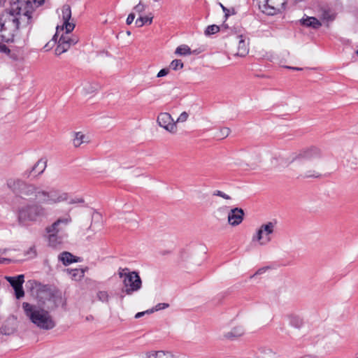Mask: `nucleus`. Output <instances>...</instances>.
I'll return each mask as SVG.
<instances>
[{
	"instance_id": "obj_49",
	"label": "nucleus",
	"mask_w": 358,
	"mask_h": 358,
	"mask_svg": "<svg viewBox=\"0 0 358 358\" xmlns=\"http://www.w3.org/2000/svg\"><path fill=\"white\" fill-rule=\"evenodd\" d=\"M265 271V268H261L259 269H258L255 273L251 276V278H253L255 277V275H260V274H262Z\"/></svg>"
},
{
	"instance_id": "obj_60",
	"label": "nucleus",
	"mask_w": 358,
	"mask_h": 358,
	"mask_svg": "<svg viewBox=\"0 0 358 358\" xmlns=\"http://www.w3.org/2000/svg\"><path fill=\"white\" fill-rule=\"evenodd\" d=\"M356 54L358 55V50H356Z\"/></svg>"
},
{
	"instance_id": "obj_45",
	"label": "nucleus",
	"mask_w": 358,
	"mask_h": 358,
	"mask_svg": "<svg viewBox=\"0 0 358 358\" xmlns=\"http://www.w3.org/2000/svg\"><path fill=\"white\" fill-rule=\"evenodd\" d=\"M128 272H130L129 271V268H120L118 271V275L120 278L125 279V276L128 274Z\"/></svg>"
},
{
	"instance_id": "obj_56",
	"label": "nucleus",
	"mask_w": 358,
	"mask_h": 358,
	"mask_svg": "<svg viewBox=\"0 0 358 358\" xmlns=\"http://www.w3.org/2000/svg\"><path fill=\"white\" fill-rule=\"evenodd\" d=\"M155 311V308H151V309H149V310H146L145 312H146V313H148H148H154Z\"/></svg>"
},
{
	"instance_id": "obj_24",
	"label": "nucleus",
	"mask_w": 358,
	"mask_h": 358,
	"mask_svg": "<svg viewBox=\"0 0 358 358\" xmlns=\"http://www.w3.org/2000/svg\"><path fill=\"white\" fill-rule=\"evenodd\" d=\"M35 196L39 200L40 202L45 204H49L50 193L45 190H40L36 187V192H34Z\"/></svg>"
},
{
	"instance_id": "obj_53",
	"label": "nucleus",
	"mask_w": 358,
	"mask_h": 358,
	"mask_svg": "<svg viewBox=\"0 0 358 358\" xmlns=\"http://www.w3.org/2000/svg\"><path fill=\"white\" fill-rule=\"evenodd\" d=\"M59 29H60V28H59V26H57V32H56V34L54 35V36H53V38H52V40H54V41H57V33H58V31H59Z\"/></svg>"
},
{
	"instance_id": "obj_25",
	"label": "nucleus",
	"mask_w": 358,
	"mask_h": 358,
	"mask_svg": "<svg viewBox=\"0 0 358 358\" xmlns=\"http://www.w3.org/2000/svg\"><path fill=\"white\" fill-rule=\"evenodd\" d=\"M48 243L49 245L52 248H57L62 243V238L58 236V233H48Z\"/></svg>"
},
{
	"instance_id": "obj_52",
	"label": "nucleus",
	"mask_w": 358,
	"mask_h": 358,
	"mask_svg": "<svg viewBox=\"0 0 358 358\" xmlns=\"http://www.w3.org/2000/svg\"><path fill=\"white\" fill-rule=\"evenodd\" d=\"M287 69H292L294 71H301L303 69L299 67H292V66H286Z\"/></svg>"
},
{
	"instance_id": "obj_51",
	"label": "nucleus",
	"mask_w": 358,
	"mask_h": 358,
	"mask_svg": "<svg viewBox=\"0 0 358 358\" xmlns=\"http://www.w3.org/2000/svg\"><path fill=\"white\" fill-rule=\"evenodd\" d=\"M145 314H146V312H139V313L136 314L135 318H140L141 317H142Z\"/></svg>"
},
{
	"instance_id": "obj_21",
	"label": "nucleus",
	"mask_w": 358,
	"mask_h": 358,
	"mask_svg": "<svg viewBox=\"0 0 358 358\" xmlns=\"http://www.w3.org/2000/svg\"><path fill=\"white\" fill-rule=\"evenodd\" d=\"M58 259L65 266L72 263L80 262V258L73 255L69 252H62L58 257Z\"/></svg>"
},
{
	"instance_id": "obj_3",
	"label": "nucleus",
	"mask_w": 358,
	"mask_h": 358,
	"mask_svg": "<svg viewBox=\"0 0 358 358\" xmlns=\"http://www.w3.org/2000/svg\"><path fill=\"white\" fill-rule=\"evenodd\" d=\"M19 29L18 20L11 8L0 15V37L3 42H13Z\"/></svg>"
},
{
	"instance_id": "obj_15",
	"label": "nucleus",
	"mask_w": 358,
	"mask_h": 358,
	"mask_svg": "<svg viewBox=\"0 0 358 358\" xmlns=\"http://www.w3.org/2000/svg\"><path fill=\"white\" fill-rule=\"evenodd\" d=\"M244 210L241 208L231 209L228 214V222L231 226H237L243 220Z\"/></svg>"
},
{
	"instance_id": "obj_48",
	"label": "nucleus",
	"mask_w": 358,
	"mask_h": 358,
	"mask_svg": "<svg viewBox=\"0 0 358 358\" xmlns=\"http://www.w3.org/2000/svg\"><path fill=\"white\" fill-rule=\"evenodd\" d=\"M134 18H135V14L133 13H131L127 18V20H126L127 24H131L133 22V21L134 20Z\"/></svg>"
},
{
	"instance_id": "obj_17",
	"label": "nucleus",
	"mask_w": 358,
	"mask_h": 358,
	"mask_svg": "<svg viewBox=\"0 0 358 358\" xmlns=\"http://www.w3.org/2000/svg\"><path fill=\"white\" fill-rule=\"evenodd\" d=\"M71 222V218L68 216L66 217L59 218L53 224L46 228L48 233H59L63 230L64 227H66Z\"/></svg>"
},
{
	"instance_id": "obj_47",
	"label": "nucleus",
	"mask_w": 358,
	"mask_h": 358,
	"mask_svg": "<svg viewBox=\"0 0 358 358\" xmlns=\"http://www.w3.org/2000/svg\"><path fill=\"white\" fill-rule=\"evenodd\" d=\"M169 69H162L158 72L157 77V78L164 77V76H166L169 73Z\"/></svg>"
},
{
	"instance_id": "obj_32",
	"label": "nucleus",
	"mask_w": 358,
	"mask_h": 358,
	"mask_svg": "<svg viewBox=\"0 0 358 358\" xmlns=\"http://www.w3.org/2000/svg\"><path fill=\"white\" fill-rule=\"evenodd\" d=\"M191 53L189 47L187 45H181L178 46L175 51V54L181 56L188 55Z\"/></svg>"
},
{
	"instance_id": "obj_42",
	"label": "nucleus",
	"mask_w": 358,
	"mask_h": 358,
	"mask_svg": "<svg viewBox=\"0 0 358 358\" xmlns=\"http://www.w3.org/2000/svg\"><path fill=\"white\" fill-rule=\"evenodd\" d=\"M188 113L186 112H182L179 117H178L177 120L175 122L176 123L178 122H185L188 118Z\"/></svg>"
},
{
	"instance_id": "obj_10",
	"label": "nucleus",
	"mask_w": 358,
	"mask_h": 358,
	"mask_svg": "<svg viewBox=\"0 0 358 358\" xmlns=\"http://www.w3.org/2000/svg\"><path fill=\"white\" fill-rule=\"evenodd\" d=\"M78 38L76 36H70L66 32L61 36L58 41V45L55 49L57 55H61L67 51L69 48L78 43Z\"/></svg>"
},
{
	"instance_id": "obj_55",
	"label": "nucleus",
	"mask_w": 358,
	"mask_h": 358,
	"mask_svg": "<svg viewBox=\"0 0 358 358\" xmlns=\"http://www.w3.org/2000/svg\"><path fill=\"white\" fill-rule=\"evenodd\" d=\"M10 260L6 258H0V262H9Z\"/></svg>"
},
{
	"instance_id": "obj_8",
	"label": "nucleus",
	"mask_w": 358,
	"mask_h": 358,
	"mask_svg": "<svg viewBox=\"0 0 358 358\" xmlns=\"http://www.w3.org/2000/svg\"><path fill=\"white\" fill-rule=\"evenodd\" d=\"M286 3V0H264V3L260 8L264 13L274 15L285 10Z\"/></svg>"
},
{
	"instance_id": "obj_37",
	"label": "nucleus",
	"mask_w": 358,
	"mask_h": 358,
	"mask_svg": "<svg viewBox=\"0 0 358 358\" xmlns=\"http://www.w3.org/2000/svg\"><path fill=\"white\" fill-rule=\"evenodd\" d=\"M220 6L224 13V17L227 18L231 15H235L236 13V10L234 8H227L225 6H224L222 3H220Z\"/></svg>"
},
{
	"instance_id": "obj_2",
	"label": "nucleus",
	"mask_w": 358,
	"mask_h": 358,
	"mask_svg": "<svg viewBox=\"0 0 358 358\" xmlns=\"http://www.w3.org/2000/svg\"><path fill=\"white\" fill-rule=\"evenodd\" d=\"M45 0H17L11 6V10L15 13L20 26L26 27L31 22V14L36 8L39 7Z\"/></svg>"
},
{
	"instance_id": "obj_31",
	"label": "nucleus",
	"mask_w": 358,
	"mask_h": 358,
	"mask_svg": "<svg viewBox=\"0 0 358 358\" xmlns=\"http://www.w3.org/2000/svg\"><path fill=\"white\" fill-rule=\"evenodd\" d=\"M152 19H153L152 16H151V17H148V16L142 17V16H141L138 18H137V20L135 22V24H136V27H143L144 24H145L147 23L150 24L152 22Z\"/></svg>"
},
{
	"instance_id": "obj_54",
	"label": "nucleus",
	"mask_w": 358,
	"mask_h": 358,
	"mask_svg": "<svg viewBox=\"0 0 358 358\" xmlns=\"http://www.w3.org/2000/svg\"><path fill=\"white\" fill-rule=\"evenodd\" d=\"M85 90L86 91L85 92L88 94V93H91V92H94V90H96V87H92V90H87L85 88Z\"/></svg>"
},
{
	"instance_id": "obj_38",
	"label": "nucleus",
	"mask_w": 358,
	"mask_h": 358,
	"mask_svg": "<svg viewBox=\"0 0 358 358\" xmlns=\"http://www.w3.org/2000/svg\"><path fill=\"white\" fill-rule=\"evenodd\" d=\"M96 296L98 299L102 302H108V294L106 291H99L96 294Z\"/></svg>"
},
{
	"instance_id": "obj_58",
	"label": "nucleus",
	"mask_w": 358,
	"mask_h": 358,
	"mask_svg": "<svg viewBox=\"0 0 358 358\" xmlns=\"http://www.w3.org/2000/svg\"><path fill=\"white\" fill-rule=\"evenodd\" d=\"M6 1V0H0V5Z\"/></svg>"
},
{
	"instance_id": "obj_12",
	"label": "nucleus",
	"mask_w": 358,
	"mask_h": 358,
	"mask_svg": "<svg viewBox=\"0 0 358 358\" xmlns=\"http://www.w3.org/2000/svg\"><path fill=\"white\" fill-rule=\"evenodd\" d=\"M6 279L13 288L16 299H20L22 298L24 296V291L22 287L24 282V275L20 274L13 277L8 276L6 277Z\"/></svg>"
},
{
	"instance_id": "obj_1",
	"label": "nucleus",
	"mask_w": 358,
	"mask_h": 358,
	"mask_svg": "<svg viewBox=\"0 0 358 358\" xmlns=\"http://www.w3.org/2000/svg\"><path fill=\"white\" fill-rule=\"evenodd\" d=\"M22 308L31 322L40 329L50 330L55 327V322L49 312L43 308L23 302Z\"/></svg>"
},
{
	"instance_id": "obj_26",
	"label": "nucleus",
	"mask_w": 358,
	"mask_h": 358,
	"mask_svg": "<svg viewBox=\"0 0 358 358\" xmlns=\"http://www.w3.org/2000/svg\"><path fill=\"white\" fill-rule=\"evenodd\" d=\"M87 270L86 267L85 269L83 268H74V269H68V272L71 275V278L75 280H79L84 277L85 271Z\"/></svg>"
},
{
	"instance_id": "obj_27",
	"label": "nucleus",
	"mask_w": 358,
	"mask_h": 358,
	"mask_svg": "<svg viewBox=\"0 0 358 358\" xmlns=\"http://www.w3.org/2000/svg\"><path fill=\"white\" fill-rule=\"evenodd\" d=\"M322 19L326 21H333L336 18V13L330 8H324L322 10Z\"/></svg>"
},
{
	"instance_id": "obj_44",
	"label": "nucleus",
	"mask_w": 358,
	"mask_h": 358,
	"mask_svg": "<svg viewBox=\"0 0 358 358\" xmlns=\"http://www.w3.org/2000/svg\"><path fill=\"white\" fill-rule=\"evenodd\" d=\"M213 195L220 196L224 199H230L231 197L226 194L224 192L220 191V190H216L213 192Z\"/></svg>"
},
{
	"instance_id": "obj_33",
	"label": "nucleus",
	"mask_w": 358,
	"mask_h": 358,
	"mask_svg": "<svg viewBox=\"0 0 358 358\" xmlns=\"http://www.w3.org/2000/svg\"><path fill=\"white\" fill-rule=\"evenodd\" d=\"M289 324L291 326L299 329L302 327L303 322V320L299 316H291L289 317Z\"/></svg>"
},
{
	"instance_id": "obj_36",
	"label": "nucleus",
	"mask_w": 358,
	"mask_h": 358,
	"mask_svg": "<svg viewBox=\"0 0 358 358\" xmlns=\"http://www.w3.org/2000/svg\"><path fill=\"white\" fill-rule=\"evenodd\" d=\"M183 67V63L180 59H174L170 64V68L173 70H178Z\"/></svg>"
},
{
	"instance_id": "obj_4",
	"label": "nucleus",
	"mask_w": 358,
	"mask_h": 358,
	"mask_svg": "<svg viewBox=\"0 0 358 358\" xmlns=\"http://www.w3.org/2000/svg\"><path fill=\"white\" fill-rule=\"evenodd\" d=\"M45 215V208L40 204L34 203L22 208L19 210L18 219L20 222L37 221L42 219Z\"/></svg>"
},
{
	"instance_id": "obj_34",
	"label": "nucleus",
	"mask_w": 358,
	"mask_h": 358,
	"mask_svg": "<svg viewBox=\"0 0 358 358\" xmlns=\"http://www.w3.org/2000/svg\"><path fill=\"white\" fill-rule=\"evenodd\" d=\"M85 136L81 132H77L75 134V138L73 139V144L75 147L80 146L83 142H85Z\"/></svg>"
},
{
	"instance_id": "obj_40",
	"label": "nucleus",
	"mask_w": 358,
	"mask_h": 358,
	"mask_svg": "<svg viewBox=\"0 0 358 358\" xmlns=\"http://www.w3.org/2000/svg\"><path fill=\"white\" fill-rule=\"evenodd\" d=\"M10 53V50L4 43L0 42V54L8 55Z\"/></svg>"
},
{
	"instance_id": "obj_18",
	"label": "nucleus",
	"mask_w": 358,
	"mask_h": 358,
	"mask_svg": "<svg viewBox=\"0 0 358 358\" xmlns=\"http://www.w3.org/2000/svg\"><path fill=\"white\" fill-rule=\"evenodd\" d=\"M47 166V160L44 159H39L34 166L31 169H28L23 173L24 177H29L32 173L34 176H38L43 173Z\"/></svg>"
},
{
	"instance_id": "obj_29",
	"label": "nucleus",
	"mask_w": 358,
	"mask_h": 358,
	"mask_svg": "<svg viewBox=\"0 0 358 358\" xmlns=\"http://www.w3.org/2000/svg\"><path fill=\"white\" fill-rule=\"evenodd\" d=\"M231 132V129L229 127H223L220 129L216 131L215 133V138H217L218 140L223 139L226 137H227Z\"/></svg>"
},
{
	"instance_id": "obj_39",
	"label": "nucleus",
	"mask_w": 358,
	"mask_h": 358,
	"mask_svg": "<svg viewBox=\"0 0 358 358\" xmlns=\"http://www.w3.org/2000/svg\"><path fill=\"white\" fill-rule=\"evenodd\" d=\"M303 178H319L321 176V174L315 171H307L304 175L301 176Z\"/></svg>"
},
{
	"instance_id": "obj_28",
	"label": "nucleus",
	"mask_w": 358,
	"mask_h": 358,
	"mask_svg": "<svg viewBox=\"0 0 358 358\" xmlns=\"http://www.w3.org/2000/svg\"><path fill=\"white\" fill-rule=\"evenodd\" d=\"M147 358H172V355L164 351H157L149 353L147 355Z\"/></svg>"
},
{
	"instance_id": "obj_22",
	"label": "nucleus",
	"mask_w": 358,
	"mask_h": 358,
	"mask_svg": "<svg viewBox=\"0 0 358 358\" xmlns=\"http://www.w3.org/2000/svg\"><path fill=\"white\" fill-rule=\"evenodd\" d=\"M302 26L317 29L322 26V23L315 17H306L300 20Z\"/></svg>"
},
{
	"instance_id": "obj_13",
	"label": "nucleus",
	"mask_w": 358,
	"mask_h": 358,
	"mask_svg": "<svg viewBox=\"0 0 358 358\" xmlns=\"http://www.w3.org/2000/svg\"><path fill=\"white\" fill-rule=\"evenodd\" d=\"M157 123L171 133L174 134L177 131L176 122L168 113H161L157 117Z\"/></svg>"
},
{
	"instance_id": "obj_9",
	"label": "nucleus",
	"mask_w": 358,
	"mask_h": 358,
	"mask_svg": "<svg viewBox=\"0 0 358 358\" xmlns=\"http://www.w3.org/2000/svg\"><path fill=\"white\" fill-rule=\"evenodd\" d=\"M320 157V150L315 147H311L301 151L298 155L293 158L292 162L296 161L308 164L314 159H319Z\"/></svg>"
},
{
	"instance_id": "obj_11",
	"label": "nucleus",
	"mask_w": 358,
	"mask_h": 358,
	"mask_svg": "<svg viewBox=\"0 0 358 358\" xmlns=\"http://www.w3.org/2000/svg\"><path fill=\"white\" fill-rule=\"evenodd\" d=\"M78 38L76 36H70L66 32L61 36L58 41V45L55 49L57 55H61L67 51L69 48L78 43Z\"/></svg>"
},
{
	"instance_id": "obj_20",
	"label": "nucleus",
	"mask_w": 358,
	"mask_h": 358,
	"mask_svg": "<svg viewBox=\"0 0 358 358\" xmlns=\"http://www.w3.org/2000/svg\"><path fill=\"white\" fill-rule=\"evenodd\" d=\"M234 37L238 41V51L235 55L245 57L249 52L248 43L245 41V37L243 35H236Z\"/></svg>"
},
{
	"instance_id": "obj_23",
	"label": "nucleus",
	"mask_w": 358,
	"mask_h": 358,
	"mask_svg": "<svg viewBox=\"0 0 358 358\" xmlns=\"http://www.w3.org/2000/svg\"><path fill=\"white\" fill-rule=\"evenodd\" d=\"M245 333V330L241 326L234 327L230 331L224 334V337L228 339L234 340L241 336Z\"/></svg>"
},
{
	"instance_id": "obj_6",
	"label": "nucleus",
	"mask_w": 358,
	"mask_h": 358,
	"mask_svg": "<svg viewBox=\"0 0 358 358\" xmlns=\"http://www.w3.org/2000/svg\"><path fill=\"white\" fill-rule=\"evenodd\" d=\"M122 282L124 287L122 292L127 295H131L134 292L140 290L142 287L141 278L138 273L134 271L128 272Z\"/></svg>"
},
{
	"instance_id": "obj_50",
	"label": "nucleus",
	"mask_w": 358,
	"mask_h": 358,
	"mask_svg": "<svg viewBox=\"0 0 358 358\" xmlns=\"http://www.w3.org/2000/svg\"><path fill=\"white\" fill-rule=\"evenodd\" d=\"M1 332H2L3 334H8V335H9L10 334H11V333L13 332V330H10H10H8V331H7V330H6L3 327H1Z\"/></svg>"
},
{
	"instance_id": "obj_35",
	"label": "nucleus",
	"mask_w": 358,
	"mask_h": 358,
	"mask_svg": "<svg viewBox=\"0 0 358 358\" xmlns=\"http://www.w3.org/2000/svg\"><path fill=\"white\" fill-rule=\"evenodd\" d=\"M220 30V27L216 24L209 25L206 27L205 30V34L206 36H210L218 32Z\"/></svg>"
},
{
	"instance_id": "obj_16",
	"label": "nucleus",
	"mask_w": 358,
	"mask_h": 358,
	"mask_svg": "<svg viewBox=\"0 0 358 358\" xmlns=\"http://www.w3.org/2000/svg\"><path fill=\"white\" fill-rule=\"evenodd\" d=\"M54 297L50 287L47 285H43L37 290L36 299L41 305H45L47 301H50Z\"/></svg>"
},
{
	"instance_id": "obj_5",
	"label": "nucleus",
	"mask_w": 358,
	"mask_h": 358,
	"mask_svg": "<svg viewBox=\"0 0 358 358\" xmlns=\"http://www.w3.org/2000/svg\"><path fill=\"white\" fill-rule=\"evenodd\" d=\"M7 186L14 194L20 196H31L36 192V187L27 185L23 180L17 178L8 179Z\"/></svg>"
},
{
	"instance_id": "obj_43",
	"label": "nucleus",
	"mask_w": 358,
	"mask_h": 358,
	"mask_svg": "<svg viewBox=\"0 0 358 358\" xmlns=\"http://www.w3.org/2000/svg\"><path fill=\"white\" fill-rule=\"evenodd\" d=\"M169 306V303H157L154 307V308H155V311H158V310H164V309L168 308Z\"/></svg>"
},
{
	"instance_id": "obj_59",
	"label": "nucleus",
	"mask_w": 358,
	"mask_h": 358,
	"mask_svg": "<svg viewBox=\"0 0 358 358\" xmlns=\"http://www.w3.org/2000/svg\"><path fill=\"white\" fill-rule=\"evenodd\" d=\"M123 298H124V295H121V296H120V299H123Z\"/></svg>"
},
{
	"instance_id": "obj_19",
	"label": "nucleus",
	"mask_w": 358,
	"mask_h": 358,
	"mask_svg": "<svg viewBox=\"0 0 358 358\" xmlns=\"http://www.w3.org/2000/svg\"><path fill=\"white\" fill-rule=\"evenodd\" d=\"M49 193L50 199L48 201L50 205L69 200V194L66 192H61L57 189H52L49 191Z\"/></svg>"
},
{
	"instance_id": "obj_57",
	"label": "nucleus",
	"mask_w": 358,
	"mask_h": 358,
	"mask_svg": "<svg viewBox=\"0 0 358 358\" xmlns=\"http://www.w3.org/2000/svg\"><path fill=\"white\" fill-rule=\"evenodd\" d=\"M94 319L93 316L92 315H88L86 317V320L87 321H90V320H92Z\"/></svg>"
},
{
	"instance_id": "obj_30",
	"label": "nucleus",
	"mask_w": 358,
	"mask_h": 358,
	"mask_svg": "<svg viewBox=\"0 0 358 358\" xmlns=\"http://www.w3.org/2000/svg\"><path fill=\"white\" fill-rule=\"evenodd\" d=\"M274 352L269 348H260L259 349V358H273Z\"/></svg>"
},
{
	"instance_id": "obj_41",
	"label": "nucleus",
	"mask_w": 358,
	"mask_h": 358,
	"mask_svg": "<svg viewBox=\"0 0 358 358\" xmlns=\"http://www.w3.org/2000/svg\"><path fill=\"white\" fill-rule=\"evenodd\" d=\"M145 5L143 4L141 1L137 4L136 6H134V10L138 13H143L145 10Z\"/></svg>"
},
{
	"instance_id": "obj_14",
	"label": "nucleus",
	"mask_w": 358,
	"mask_h": 358,
	"mask_svg": "<svg viewBox=\"0 0 358 358\" xmlns=\"http://www.w3.org/2000/svg\"><path fill=\"white\" fill-rule=\"evenodd\" d=\"M62 12L64 24L61 27V30L63 31L64 29H65L66 30V33L70 34L75 28V24L69 22L71 17V10L70 6L67 4L64 5Z\"/></svg>"
},
{
	"instance_id": "obj_46",
	"label": "nucleus",
	"mask_w": 358,
	"mask_h": 358,
	"mask_svg": "<svg viewBox=\"0 0 358 358\" xmlns=\"http://www.w3.org/2000/svg\"><path fill=\"white\" fill-rule=\"evenodd\" d=\"M83 203H84V199L82 198H73V199H71L69 201V204Z\"/></svg>"
},
{
	"instance_id": "obj_7",
	"label": "nucleus",
	"mask_w": 358,
	"mask_h": 358,
	"mask_svg": "<svg viewBox=\"0 0 358 358\" xmlns=\"http://www.w3.org/2000/svg\"><path fill=\"white\" fill-rule=\"evenodd\" d=\"M276 222H268L261 225L256 234L252 236V241H258L261 245H264L271 241L270 236L274 231Z\"/></svg>"
}]
</instances>
